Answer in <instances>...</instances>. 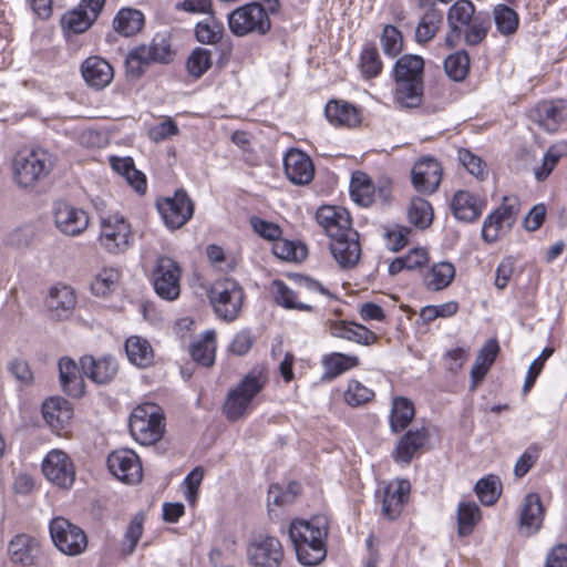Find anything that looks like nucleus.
<instances>
[{
  "label": "nucleus",
  "mask_w": 567,
  "mask_h": 567,
  "mask_svg": "<svg viewBox=\"0 0 567 567\" xmlns=\"http://www.w3.org/2000/svg\"><path fill=\"white\" fill-rule=\"evenodd\" d=\"M449 32L445 43L449 48L458 44L462 35L467 45L480 44L491 28L489 16L485 12H476L474 3L470 0L455 1L447 11Z\"/></svg>",
  "instance_id": "nucleus-1"
},
{
  "label": "nucleus",
  "mask_w": 567,
  "mask_h": 567,
  "mask_svg": "<svg viewBox=\"0 0 567 567\" xmlns=\"http://www.w3.org/2000/svg\"><path fill=\"white\" fill-rule=\"evenodd\" d=\"M329 522L326 516L295 519L290 523L289 537L293 544L297 558L305 566H316L327 556Z\"/></svg>",
  "instance_id": "nucleus-2"
},
{
  "label": "nucleus",
  "mask_w": 567,
  "mask_h": 567,
  "mask_svg": "<svg viewBox=\"0 0 567 567\" xmlns=\"http://www.w3.org/2000/svg\"><path fill=\"white\" fill-rule=\"evenodd\" d=\"M424 60L421 55L404 54L394 65V101L402 109L417 107L423 97Z\"/></svg>",
  "instance_id": "nucleus-3"
},
{
  "label": "nucleus",
  "mask_w": 567,
  "mask_h": 567,
  "mask_svg": "<svg viewBox=\"0 0 567 567\" xmlns=\"http://www.w3.org/2000/svg\"><path fill=\"white\" fill-rule=\"evenodd\" d=\"M54 165L55 156L44 148L22 150L12 158V177L18 187L33 189L51 174Z\"/></svg>",
  "instance_id": "nucleus-4"
},
{
  "label": "nucleus",
  "mask_w": 567,
  "mask_h": 567,
  "mask_svg": "<svg viewBox=\"0 0 567 567\" xmlns=\"http://www.w3.org/2000/svg\"><path fill=\"white\" fill-rule=\"evenodd\" d=\"M268 381L267 370L262 365L252 368L236 388L227 394L224 412L228 420L236 421L250 409L254 398Z\"/></svg>",
  "instance_id": "nucleus-5"
},
{
  "label": "nucleus",
  "mask_w": 567,
  "mask_h": 567,
  "mask_svg": "<svg viewBox=\"0 0 567 567\" xmlns=\"http://www.w3.org/2000/svg\"><path fill=\"white\" fill-rule=\"evenodd\" d=\"M174 51L165 35L157 34L150 44H143L130 51L125 60L126 73L140 78L152 63H169Z\"/></svg>",
  "instance_id": "nucleus-6"
},
{
  "label": "nucleus",
  "mask_w": 567,
  "mask_h": 567,
  "mask_svg": "<svg viewBox=\"0 0 567 567\" xmlns=\"http://www.w3.org/2000/svg\"><path fill=\"white\" fill-rule=\"evenodd\" d=\"M163 413L158 405L144 403L131 413L130 432L142 445H151L161 440L164 433Z\"/></svg>",
  "instance_id": "nucleus-7"
},
{
  "label": "nucleus",
  "mask_w": 567,
  "mask_h": 567,
  "mask_svg": "<svg viewBox=\"0 0 567 567\" xmlns=\"http://www.w3.org/2000/svg\"><path fill=\"white\" fill-rule=\"evenodd\" d=\"M209 301L215 313L223 320H235L243 306V288L234 279L221 278L216 280L207 290Z\"/></svg>",
  "instance_id": "nucleus-8"
},
{
  "label": "nucleus",
  "mask_w": 567,
  "mask_h": 567,
  "mask_svg": "<svg viewBox=\"0 0 567 567\" xmlns=\"http://www.w3.org/2000/svg\"><path fill=\"white\" fill-rule=\"evenodd\" d=\"M229 30L237 37L250 33L266 34L271 22L266 9L259 3L239 7L228 14Z\"/></svg>",
  "instance_id": "nucleus-9"
},
{
  "label": "nucleus",
  "mask_w": 567,
  "mask_h": 567,
  "mask_svg": "<svg viewBox=\"0 0 567 567\" xmlns=\"http://www.w3.org/2000/svg\"><path fill=\"white\" fill-rule=\"evenodd\" d=\"M49 529L55 547L68 556L81 555L87 547L84 530L64 517L53 518Z\"/></svg>",
  "instance_id": "nucleus-10"
},
{
  "label": "nucleus",
  "mask_w": 567,
  "mask_h": 567,
  "mask_svg": "<svg viewBox=\"0 0 567 567\" xmlns=\"http://www.w3.org/2000/svg\"><path fill=\"white\" fill-rule=\"evenodd\" d=\"M131 225L120 214H111L101 219L99 241L112 254L125 251L132 241Z\"/></svg>",
  "instance_id": "nucleus-11"
},
{
  "label": "nucleus",
  "mask_w": 567,
  "mask_h": 567,
  "mask_svg": "<svg viewBox=\"0 0 567 567\" xmlns=\"http://www.w3.org/2000/svg\"><path fill=\"white\" fill-rule=\"evenodd\" d=\"M518 213V198L516 196H505L502 205L484 220L482 227L483 239L487 243L496 241L505 230L514 225Z\"/></svg>",
  "instance_id": "nucleus-12"
},
{
  "label": "nucleus",
  "mask_w": 567,
  "mask_h": 567,
  "mask_svg": "<svg viewBox=\"0 0 567 567\" xmlns=\"http://www.w3.org/2000/svg\"><path fill=\"white\" fill-rule=\"evenodd\" d=\"M181 267L174 259L165 256L158 257L153 271L156 293L165 300H175L181 293Z\"/></svg>",
  "instance_id": "nucleus-13"
},
{
  "label": "nucleus",
  "mask_w": 567,
  "mask_h": 567,
  "mask_svg": "<svg viewBox=\"0 0 567 567\" xmlns=\"http://www.w3.org/2000/svg\"><path fill=\"white\" fill-rule=\"evenodd\" d=\"M284 556V547L274 536L259 535L247 547L248 561L254 567H279Z\"/></svg>",
  "instance_id": "nucleus-14"
},
{
  "label": "nucleus",
  "mask_w": 567,
  "mask_h": 567,
  "mask_svg": "<svg viewBox=\"0 0 567 567\" xmlns=\"http://www.w3.org/2000/svg\"><path fill=\"white\" fill-rule=\"evenodd\" d=\"M106 0H81L80 3L68 10L61 18L64 31L80 34L87 31L96 21Z\"/></svg>",
  "instance_id": "nucleus-15"
},
{
  "label": "nucleus",
  "mask_w": 567,
  "mask_h": 567,
  "mask_svg": "<svg viewBox=\"0 0 567 567\" xmlns=\"http://www.w3.org/2000/svg\"><path fill=\"white\" fill-rule=\"evenodd\" d=\"M42 472L52 484L70 488L75 481V467L70 456L61 450H52L42 463Z\"/></svg>",
  "instance_id": "nucleus-16"
},
{
  "label": "nucleus",
  "mask_w": 567,
  "mask_h": 567,
  "mask_svg": "<svg viewBox=\"0 0 567 567\" xmlns=\"http://www.w3.org/2000/svg\"><path fill=\"white\" fill-rule=\"evenodd\" d=\"M157 209L165 225L171 229H177L190 219L194 205L184 190H177L173 197L158 200Z\"/></svg>",
  "instance_id": "nucleus-17"
},
{
  "label": "nucleus",
  "mask_w": 567,
  "mask_h": 567,
  "mask_svg": "<svg viewBox=\"0 0 567 567\" xmlns=\"http://www.w3.org/2000/svg\"><path fill=\"white\" fill-rule=\"evenodd\" d=\"M52 214L56 228L66 236H78L89 226L86 212L68 202H55Z\"/></svg>",
  "instance_id": "nucleus-18"
},
{
  "label": "nucleus",
  "mask_w": 567,
  "mask_h": 567,
  "mask_svg": "<svg viewBox=\"0 0 567 567\" xmlns=\"http://www.w3.org/2000/svg\"><path fill=\"white\" fill-rule=\"evenodd\" d=\"M110 472L126 484H136L143 476L142 464L137 454L128 449L116 450L107 457Z\"/></svg>",
  "instance_id": "nucleus-19"
},
{
  "label": "nucleus",
  "mask_w": 567,
  "mask_h": 567,
  "mask_svg": "<svg viewBox=\"0 0 567 567\" xmlns=\"http://www.w3.org/2000/svg\"><path fill=\"white\" fill-rule=\"evenodd\" d=\"M529 117L546 132H556L567 120V101H544L529 112Z\"/></svg>",
  "instance_id": "nucleus-20"
},
{
  "label": "nucleus",
  "mask_w": 567,
  "mask_h": 567,
  "mask_svg": "<svg viewBox=\"0 0 567 567\" xmlns=\"http://www.w3.org/2000/svg\"><path fill=\"white\" fill-rule=\"evenodd\" d=\"M442 173V166L435 158H422L412 168V184L419 193L432 194L440 186Z\"/></svg>",
  "instance_id": "nucleus-21"
},
{
  "label": "nucleus",
  "mask_w": 567,
  "mask_h": 567,
  "mask_svg": "<svg viewBox=\"0 0 567 567\" xmlns=\"http://www.w3.org/2000/svg\"><path fill=\"white\" fill-rule=\"evenodd\" d=\"M284 167L287 178L296 185H307L313 179V163L302 151L289 150L284 157Z\"/></svg>",
  "instance_id": "nucleus-22"
},
{
  "label": "nucleus",
  "mask_w": 567,
  "mask_h": 567,
  "mask_svg": "<svg viewBox=\"0 0 567 567\" xmlns=\"http://www.w3.org/2000/svg\"><path fill=\"white\" fill-rule=\"evenodd\" d=\"M317 223L332 238H340L348 230H352L349 213L342 207L322 206L316 214Z\"/></svg>",
  "instance_id": "nucleus-23"
},
{
  "label": "nucleus",
  "mask_w": 567,
  "mask_h": 567,
  "mask_svg": "<svg viewBox=\"0 0 567 567\" xmlns=\"http://www.w3.org/2000/svg\"><path fill=\"white\" fill-rule=\"evenodd\" d=\"M330 250L342 268L353 267L359 261L361 254L359 234L352 229L344 233L340 238H332Z\"/></svg>",
  "instance_id": "nucleus-24"
},
{
  "label": "nucleus",
  "mask_w": 567,
  "mask_h": 567,
  "mask_svg": "<svg viewBox=\"0 0 567 567\" xmlns=\"http://www.w3.org/2000/svg\"><path fill=\"white\" fill-rule=\"evenodd\" d=\"M410 491L411 485L406 480L390 482L383 489L382 515L389 519L396 518L408 501Z\"/></svg>",
  "instance_id": "nucleus-25"
},
{
  "label": "nucleus",
  "mask_w": 567,
  "mask_h": 567,
  "mask_svg": "<svg viewBox=\"0 0 567 567\" xmlns=\"http://www.w3.org/2000/svg\"><path fill=\"white\" fill-rule=\"evenodd\" d=\"M81 371L97 384L111 382L117 373L118 364L111 355L94 359L92 355H84L80 360Z\"/></svg>",
  "instance_id": "nucleus-26"
},
{
  "label": "nucleus",
  "mask_w": 567,
  "mask_h": 567,
  "mask_svg": "<svg viewBox=\"0 0 567 567\" xmlns=\"http://www.w3.org/2000/svg\"><path fill=\"white\" fill-rule=\"evenodd\" d=\"M485 200L467 190H457L451 200L454 217L465 223L475 221L485 208Z\"/></svg>",
  "instance_id": "nucleus-27"
},
{
  "label": "nucleus",
  "mask_w": 567,
  "mask_h": 567,
  "mask_svg": "<svg viewBox=\"0 0 567 567\" xmlns=\"http://www.w3.org/2000/svg\"><path fill=\"white\" fill-rule=\"evenodd\" d=\"M47 307L52 317L61 320L69 318L76 305L74 290L66 285H56L49 290Z\"/></svg>",
  "instance_id": "nucleus-28"
},
{
  "label": "nucleus",
  "mask_w": 567,
  "mask_h": 567,
  "mask_svg": "<svg viewBox=\"0 0 567 567\" xmlns=\"http://www.w3.org/2000/svg\"><path fill=\"white\" fill-rule=\"evenodd\" d=\"M350 194L352 199L362 207H369L380 196L385 200L390 194L388 186L380 187L378 193L371 184L369 176L362 172H357L352 175L350 182Z\"/></svg>",
  "instance_id": "nucleus-29"
},
{
  "label": "nucleus",
  "mask_w": 567,
  "mask_h": 567,
  "mask_svg": "<svg viewBox=\"0 0 567 567\" xmlns=\"http://www.w3.org/2000/svg\"><path fill=\"white\" fill-rule=\"evenodd\" d=\"M81 72L87 85L96 90L107 86L114 78L112 65L100 56L87 58L82 63Z\"/></svg>",
  "instance_id": "nucleus-30"
},
{
  "label": "nucleus",
  "mask_w": 567,
  "mask_h": 567,
  "mask_svg": "<svg viewBox=\"0 0 567 567\" xmlns=\"http://www.w3.org/2000/svg\"><path fill=\"white\" fill-rule=\"evenodd\" d=\"M329 332L336 338L346 339L364 346L373 344L377 334L362 324L352 321H330Z\"/></svg>",
  "instance_id": "nucleus-31"
},
{
  "label": "nucleus",
  "mask_w": 567,
  "mask_h": 567,
  "mask_svg": "<svg viewBox=\"0 0 567 567\" xmlns=\"http://www.w3.org/2000/svg\"><path fill=\"white\" fill-rule=\"evenodd\" d=\"M42 414L52 429L61 430L71 421L73 409L63 398H50L42 404Z\"/></svg>",
  "instance_id": "nucleus-32"
},
{
  "label": "nucleus",
  "mask_w": 567,
  "mask_h": 567,
  "mask_svg": "<svg viewBox=\"0 0 567 567\" xmlns=\"http://www.w3.org/2000/svg\"><path fill=\"white\" fill-rule=\"evenodd\" d=\"M59 374L61 385L65 393L74 398L83 395V372H80L78 364L73 360L69 358H62L59 361Z\"/></svg>",
  "instance_id": "nucleus-33"
},
{
  "label": "nucleus",
  "mask_w": 567,
  "mask_h": 567,
  "mask_svg": "<svg viewBox=\"0 0 567 567\" xmlns=\"http://www.w3.org/2000/svg\"><path fill=\"white\" fill-rule=\"evenodd\" d=\"M8 554L12 561L29 565L39 554V544L28 535H17L8 545Z\"/></svg>",
  "instance_id": "nucleus-34"
},
{
  "label": "nucleus",
  "mask_w": 567,
  "mask_h": 567,
  "mask_svg": "<svg viewBox=\"0 0 567 567\" xmlns=\"http://www.w3.org/2000/svg\"><path fill=\"white\" fill-rule=\"evenodd\" d=\"M544 508L540 498L536 493L526 495L520 513V527L525 528L527 534L536 533L542 526Z\"/></svg>",
  "instance_id": "nucleus-35"
},
{
  "label": "nucleus",
  "mask_w": 567,
  "mask_h": 567,
  "mask_svg": "<svg viewBox=\"0 0 567 567\" xmlns=\"http://www.w3.org/2000/svg\"><path fill=\"white\" fill-rule=\"evenodd\" d=\"M328 121L337 126H355L360 123V116L357 109L340 101H330L324 109Z\"/></svg>",
  "instance_id": "nucleus-36"
},
{
  "label": "nucleus",
  "mask_w": 567,
  "mask_h": 567,
  "mask_svg": "<svg viewBox=\"0 0 567 567\" xmlns=\"http://www.w3.org/2000/svg\"><path fill=\"white\" fill-rule=\"evenodd\" d=\"M421 8H426V11L422 16L416 30H415V40L417 43H426L431 41L440 30L443 22L442 12L431 6H420Z\"/></svg>",
  "instance_id": "nucleus-37"
},
{
  "label": "nucleus",
  "mask_w": 567,
  "mask_h": 567,
  "mask_svg": "<svg viewBox=\"0 0 567 567\" xmlns=\"http://www.w3.org/2000/svg\"><path fill=\"white\" fill-rule=\"evenodd\" d=\"M111 165L116 173L125 177L126 182L137 193L144 194L146 192V177L135 168L131 157H111Z\"/></svg>",
  "instance_id": "nucleus-38"
},
{
  "label": "nucleus",
  "mask_w": 567,
  "mask_h": 567,
  "mask_svg": "<svg viewBox=\"0 0 567 567\" xmlns=\"http://www.w3.org/2000/svg\"><path fill=\"white\" fill-rule=\"evenodd\" d=\"M429 439L426 429L422 427L415 431H409L399 442L395 449L396 460L410 463L414 454L421 449Z\"/></svg>",
  "instance_id": "nucleus-39"
},
{
  "label": "nucleus",
  "mask_w": 567,
  "mask_h": 567,
  "mask_svg": "<svg viewBox=\"0 0 567 567\" xmlns=\"http://www.w3.org/2000/svg\"><path fill=\"white\" fill-rule=\"evenodd\" d=\"M128 360L140 368H146L153 362L154 352L146 339L137 336L130 337L125 342Z\"/></svg>",
  "instance_id": "nucleus-40"
},
{
  "label": "nucleus",
  "mask_w": 567,
  "mask_h": 567,
  "mask_svg": "<svg viewBox=\"0 0 567 567\" xmlns=\"http://www.w3.org/2000/svg\"><path fill=\"white\" fill-rule=\"evenodd\" d=\"M143 24L144 16L135 9H121L113 20L115 31L124 37L136 34Z\"/></svg>",
  "instance_id": "nucleus-41"
},
{
  "label": "nucleus",
  "mask_w": 567,
  "mask_h": 567,
  "mask_svg": "<svg viewBox=\"0 0 567 567\" xmlns=\"http://www.w3.org/2000/svg\"><path fill=\"white\" fill-rule=\"evenodd\" d=\"M216 352V332L214 330H207L203 338L195 341L190 347L192 358L205 365L209 367L215 361Z\"/></svg>",
  "instance_id": "nucleus-42"
},
{
  "label": "nucleus",
  "mask_w": 567,
  "mask_h": 567,
  "mask_svg": "<svg viewBox=\"0 0 567 567\" xmlns=\"http://www.w3.org/2000/svg\"><path fill=\"white\" fill-rule=\"evenodd\" d=\"M455 277V268L451 262H439L426 272L424 282L427 289L440 291L446 288Z\"/></svg>",
  "instance_id": "nucleus-43"
},
{
  "label": "nucleus",
  "mask_w": 567,
  "mask_h": 567,
  "mask_svg": "<svg viewBox=\"0 0 567 567\" xmlns=\"http://www.w3.org/2000/svg\"><path fill=\"white\" fill-rule=\"evenodd\" d=\"M415 414L413 403L405 398H395L392 403L390 425L393 432L404 430Z\"/></svg>",
  "instance_id": "nucleus-44"
},
{
  "label": "nucleus",
  "mask_w": 567,
  "mask_h": 567,
  "mask_svg": "<svg viewBox=\"0 0 567 567\" xmlns=\"http://www.w3.org/2000/svg\"><path fill=\"white\" fill-rule=\"evenodd\" d=\"M498 344L496 341H489L486 343L476 357L475 363L472 367L471 375L474 384L481 382L486 375L487 371L494 363L497 352Z\"/></svg>",
  "instance_id": "nucleus-45"
},
{
  "label": "nucleus",
  "mask_w": 567,
  "mask_h": 567,
  "mask_svg": "<svg viewBox=\"0 0 567 567\" xmlns=\"http://www.w3.org/2000/svg\"><path fill=\"white\" fill-rule=\"evenodd\" d=\"M358 364V357L334 352L323 358L324 375L333 379Z\"/></svg>",
  "instance_id": "nucleus-46"
},
{
  "label": "nucleus",
  "mask_w": 567,
  "mask_h": 567,
  "mask_svg": "<svg viewBox=\"0 0 567 567\" xmlns=\"http://www.w3.org/2000/svg\"><path fill=\"white\" fill-rule=\"evenodd\" d=\"M493 18L496 29L502 35H512L518 29V14L506 4H497L493 10Z\"/></svg>",
  "instance_id": "nucleus-47"
},
{
  "label": "nucleus",
  "mask_w": 567,
  "mask_h": 567,
  "mask_svg": "<svg viewBox=\"0 0 567 567\" xmlns=\"http://www.w3.org/2000/svg\"><path fill=\"white\" fill-rule=\"evenodd\" d=\"M299 293L291 290L284 281H274V298L278 305L286 309L311 311L310 305L297 300Z\"/></svg>",
  "instance_id": "nucleus-48"
},
{
  "label": "nucleus",
  "mask_w": 567,
  "mask_h": 567,
  "mask_svg": "<svg viewBox=\"0 0 567 567\" xmlns=\"http://www.w3.org/2000/svg\"><path fill=\"white\" fill-rule=\"evenodd\" d=\"M120 281V272L114 268L100 270L91 282V291L97 297H107Z\"/></svg>",
  "instance_id": "nucleus-49"
},
{
  "label": "nucleus",
  "mask_w": 567,
  "mask_h": 567,
  "mask_svg": "<svg viewBox=\"0 0 567 567\" xmlns=\"http://www.w3.org/2000/svg\"><path fill=\"white\" fill-rule=\"evenodd\" d=\"M481 518L478 506L474 502H462L457 508L458 535H470Z\"/></svg>",
  "instance_id": "nucleus-50"
},
{
  "label": "nucleus",
  "mask_w": 567,
  "mask_h": 567,
  "mask_svg": "<svg viewBox=\"0 0 567 567\" xmlns=\"http://www.w3.org/2000/svg\"><path fill=\"white\" fill-rule=\"evenodd\" d=\"M408 216L414 226L425 229L432 224L433 209L427 200L415 197L411 200Z\"/></svg>",
  "instance_id": "nucleus-51"
},
{
  "label": "nucleus",
  "mask_w": 567,
  "mask_h": 567,
  "mask_svg": "<svg viewBox=\"0 0 567 567\" xmlns=\"http://www.w3.org/2000/svg\"><path fill=\"white\" fill-rule=\"evenodd\" d=\"M272 251L279 259L296 262L306 259L308 254L305 245L281 239V237L274 243Z\"/></svg>",
  "instance_id": "nucleus-52"
},
{
  "label": "nucleus",
  "mask_w": 567,
  "mask_h": 567,
  "mask_svg": "<svg viewBox=\"0 0 567 567\" xmlns=\"http://www.w3.org/2000/svg\"><path fill=\"white\" fill-rule=\"evenodd\" d=\"M224 33L223 23L217 21L213 14L197 23L195 29L196 39L206 44L217 43Z\"/></svg>",
  "instance_id": "nucleus-53"
},
{
  "label": "nucleus",
  "mask_w": 567,
  "mask_h": 567,
  "mask_svg": "<svg viewBox=\"0 0 567 567\" xmlns=\"http://www.w3.org/2000/svg\"><path fill=\"white\" fill-rule=\"evenodd\" d=\"M476 494L484 505H493L499 497L502 484L497 476L488 475L481 478L475 486Z\"/></svg>",
  "instance_id": "nucleus-54"
},
{
  "label": "nucleus",
  "mask_w": 567,
  "mask_h": 567,
  "mask_svg": "<svg viewBox=\"0 0 567 567\" xmlns=\"http://www.w3.org/2000/svg\"><path fill=\"white\" fill-rule=\"evenodd\" d=\"M444 70L454 81H463L470 70V56L465 51H457L446 58Z\"/></svg>",
  "instance_id": "nucleus-55"
},
{
  "label": "nucleus",
  "mask_w": 567,
  "mask_h": 567,
  "mask_svg": "<svg viewBox=\"0 0 567 567\" xmlns=\"http://www.w3.org/2000/svg\"><path fill=\"white\" fill-rule=\"evenodd\" d=\"M381 47L384 54L394 58L403 48V38L399 29L392 24H388L383 28L381 34Z\"/></svg>",
  "instance_id": "nucleus-56"
},
{
  "label": "nucleus",
  "mask_w": 567,
  "mask_h": 567,
  "mask_svg": "<svg viewBox=\"0 0 567 567\" xmlns=\"http://www.w3.org/2000/svg\"><path fill=\"white\" fill-rule=\"evenodd\" d=\"M360 69L364 78H375L381 73L382 62L377 48L365 47L360 56Z\"/></svg>",
  "instance_id": "nucleus-57"
},
{
  "label": "nucleus",
  "mask_w": 567,
  "mask_h": 567,
  "mask_svg": "<svg viewBox=\"0 0 567 567\" xmlns=\"http://www.w3.org/2000/svg\"><path fill=\"white\" fill-rule=\"evenodd\" d=\"M210 65L212 53L204 48H196L187 60V70L195 78H200Z\"/></svg>",
  "instance_id": "nucleus-58"
},
{
  "label": "nucleus",
  "mask_w": 567,
  "mask_h": 567,
  "mask_svg": "<svg viewBox=\"0 0 567 567\" xmlns=\"http://www.w3.org/2000/svg\"><path fill=\"white\" fill-rule=\"evenodd\" d=\"M373 396V391L357 380H351L344 392V401L351 406L364 404Z\"/></svg>",
  "instance_id": "nucleus-59"
},
{
  "label": "nucleus",
  "mask_w": 567,
  "mask_h": 567,
  "mask_svg": "<svg viewBox=\"0 0 567 567\" xmlns=\"http://www.w3.org/2000/svg\"><path fill=\"white\" fill-rule=\"evenodd\" d=\"M142 534H143V516L136 515L130 522L126 533H125V536H124V542H123V546H122V553L124 555H131L134 551L140 538L142 537Z\"/></svg>",
  "instance_id": "nucleus-60"
},
{
  "label": "nucleus",
  "mask_w": 567,
  "mask_h": 567,
  "mask_svg": "<svg viewBox=\"0 0 567 567\" xmlns=\"http://www.w3.org/2000/svg\"><path fill=\"white\" fill-rule=\"evenodd\" d=\"M458 161L465 166L470 174L477 177L478 179H484L487 175L486 164L475 154H473L468 150H460L458 151Z\"/></svg>",
  "instance_id": "nucleus-61"
},
{
  "label": "nucleus",
  "mask_w": 567,
  "mask_h": 567,
  "mask_svg": "<svg viewBox=\"0 0 567 567\" xmlns=\"http://www.w3.org/2000/svg\"><path fill=\"white\" fill-rule=\"evenodd\" d=\"M204 478L202 467H195L184 480L185 498L193 506L198 497V489Z\"/></svg>",
  "instance_id": "nucleus-62"
},
{
  "label": "nucleus",
  "mask_w": 567,
  "mask_h": 567,
  "mask_svg": "<svg viewBox=\"0 0 567 567\" xmlns=\"http://www.w3.org/2000/svg\"><path fill=\"white\" fill-rule=\"evenodd\" d=\"M250 225L260 237L267 240L276 241L279 239V237H281L282 231L280 227L275 223L267 221L254 216L250 218Z\"/></svg>",
  "instance_id": "nucleus-63"
},
{
  "label": "nucleus",
  "mask_w": 567,
  "mask_h": 567,
  "mask_svg": "<svg viewBox=\"0 0 567 567\" xmlns=\"http://www.w3.org/2000/svg\"><path fill=\"white\" fill-rule=\"evenodd\" d=\"M178 132L179 130L176 123L172 118H167L152 126L148 131V135L153 141L159 142L177 135Z\"/></svg>",
  "instance_id": "nucleus-64"
}]
</instances>
